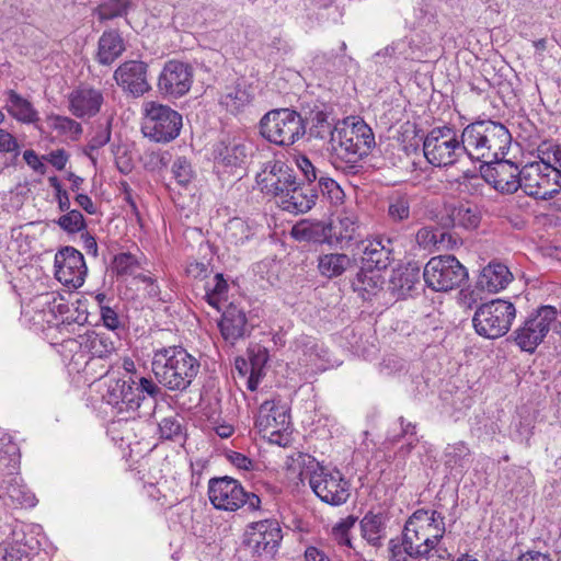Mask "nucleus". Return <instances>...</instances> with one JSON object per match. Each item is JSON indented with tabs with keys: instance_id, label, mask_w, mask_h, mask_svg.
<instances>
[{
	"instance_id": "nucleus-1",
	"label": "nucleus",
	"mask_w": 561,
	"mask_h": 561,
	"mask_svg": "<svg viewBox=\"0 0 561 561\" xmlns=\"http://www.w3.org/2000/svg\"><path fill=\"white\" fill-rule=\"evenodd\" d=\"M104 400L118 414L126 417H149L157 407V397L161 389L151 380L138 374H123L121 377L110 376L106 381Z\"/></svg>"
},
{
	"instance_id": "nucleus-2",
	"label": "nucleus",
	"mask_w": 561,
	"mask_h": 561,
	"mask_svg": "<svg viewBox=\"0 0 561 561\" xmlns=\"http://www.w3.org/2000/svg\"><path fill=\"white\" fill-rule=\"evenodd\" d=\"M371 128L363 121L339 122L330 146L333 164L346 174H357L363 169L360 161L375 146Z\"/></svg>"
},
{
	"instance_id": "nucleus-3",
	"label": "nucleus",
	"mask_w": 561,
	"mask_h": 561,
	"mask_svg": "<svg viewBox=\"0 0 561 561\" xmlns=\"http://www.w3.org/2000/svg\"><path fill=\"white\" fill-rule=\"evenodd\" d=\"M466 154L474 161L492 164L506 156L512 136L499 122L482 119L470 123L462 129Z\"/></svg>"
},
{
	"instance_id": "nucleus-4",
	"label": "nucleus",
	"mask_w": 561,
	"mask_h": 561,
	"mask_svg": "<svg viewBox=\"0 0 561 561\" xmlns=\"http://www.w3.org/2000/svg\"><path fill=\"white\" fill-rule=\"evenodd\" d=\"M159 383L171 391L186 390L199 371V362L182 346L156 350L151 363Z\"/></svg>"
},
{
	"instance_id": "nucleus-5",
	"label": "nucleus",
	"mask_w": 561,
	"mask_h": 561,
	"mask_svg": "<svg viewBox=\"0 0 561 561\" xmlns=\"http://www.w3.org/2000/svg\"><path fill=\"white\" fill-rule=\"evenodd\" d=\"M403 534L410 549L420 550L425 559L438 552L437 545L445 534V517L437 511L417 510L404 525Z\"/></svg>"
},
{
	"instance_id": "nucleus-6",
	"label": "nucleus",
	"mask_w": 561,
	"mask_h": 561,
	"mask_svg": "<svg viewBox=\"0 0 561 561\" xmlns=\"http://www.w3.org/2000/svg\"><path fill=\"white\" fill-rule=\"evenodd\" d=\"M261 135L270 142L288 147L306 133L301 115L291 108H276L267 112L260 121Z\"/></svg>"
},
{
	"instance_id": "nucleus-7",
	"label": "nucleus",
	"mask_w": 561,
	"mask_h": 561,
	"mask_svg": "<svg viewBox=\"0 0 561 561\" xmlns=\"http://www.w3.org/2000/svg\"><path fill=\"white\" fill-rule=\"evenodd\" d=\"M298 460L308 468H317L309 477V484L322 502L339 506L348 500L351 495L350 482L340 470H329L320 467L313 457L305 454H299Z\"/></svg>"
},
{
	"instance_id": "nucleus-8",
	"label": "nucleus",
	"mask_w": 561,
	"mask_h": 561,
	"mask_svg": "<svg viewBox=\"0 0 561 561\" xmlns=\"http://www.w3.org/2000/svg\"><path fill=\"white\" fill-rule=\"evenodd\" d=\"M462 135L449 126L433 128L423 141V152L427 162L436 168L454 165L466 154Z\"/></svg>"
},
{
	"instance_id": "nucleus-9",
	"label": "nucleus",
	"mask_w": 561,
	"mask_h": 561,
	"mask_svg": "<svg viewBox=\"0 0 561 561\" xmlns=\"http://www.w3.org/2000/svg\"><path fill=\"white\" fill-rule=\"evenodd\" d=\"M522 169L508 160H494L488 164L482 176L465 175L459 183L462 191L470 193L478 192L484 186V182L491 184L496 191L505 194H513L522 188Z\"/></svg>"
},
{
	"instance_id": "nucleus-10",
	"label": "nucleus",
	"mask_w": 561,
	"mask_h": 561,
	"mask_svg": "<svg viewBox=\"0 0 561 561\" xmlns=\"http://www.w3.org/2000/svg\"><path fill=\"white\" fill-rule=\"evenodd\" d=\"M208 497L215 508L222 511L236 512L243 506L257 511L261 506L255 493L247 492L238 480L228 476L208 481Z\"/></svg>"
},
{
	"instance_id": "nucleus-11",
	"label": "nucleus",
	"mask_w": 561,
	"mask_h": 561,
	"mask_svg": "<svg viewBox=\"0 0 561 561\" xmlns=\"http://www.w3.org/2000/svg\"><path fill=\"white\" fill-rule=\"evenodd\" d=\"M515 317L516 308L511 301L494 299L477 308L472 323L479 335L497 339L508 332Z\"/></svg>"
},
{
	"instance_id": "nucleus-12",
	"label": "nucleus",
	"mask_w": 561,
	"mask_h": 561,
	"mask_svg": "<svg viewBox=\"0 0 561 561\" xmlns=\"http://www.w3.org/2000/svg\"><path fill=\"white\" fill-rule=\"evenodd\" d=\"M141 130L145 137L156 142L175 139L182 128V115L168 105L149 101L144 104Z\"/></svg>"
},
{
	"instance_id": "nucleus-13",
	"label": "nucleus",
	"mask_w": 561,
	"mask_h": 561,
	"mask_svg": "<svg viewBox=\"0 0 561 561\" xmlns=\"http://www.w3.org/2000/svg\"><path fill=\"white\" fill-rule=\"evenodd\" d=\"M522 190L530 197L548 201L561 191V172L542 161H531L522 168Z\"/></svg>"
},
{
	"instance_id": "nucleus-14",
	"label": "nucleus",
	"mask_w": 561,
	"mask_h": 561,
	"mask_svg": "<svg viewBox=\"0 0 561 561\" xmlns=\"http://www.w3.org/2000/svg\"><path fill=\"white\" fill-rule=\"evenodd\" d=\"M558 310L553 306H540L531 311L514 334L515 342L522 351L533 353L541 344L558 319Z\"/></svg>"
},
{
	"instance_id": "nucleus-15",
	"label": "nucleus",
	"mask_w": 561,
	"mask_h": 561,
	"mask_svg": "<svg viewBox=\"0 0 561 561\" xmlns=\"http://www.w3.org/2000/svg\"><path fill=\"white\" fill-rule=\"evenodd\" d=\"M466 267L454 255L432 257L425 265L423 277L435 291H448L460 286L467 278Z\"/></svg>"
},
{
	"instance_id": "nucleus-16",
	"label": "nucleus",
	"mask_w": 561,
	"mask_h": 561,
	"mask_svg": "<svg viewBox=\"0 0 561 561\" xmlns=\"http://www.w3.org/2000/svg\"><path fill=\"white\" fill-rule=\"evenodd\" d=\"M283 538L282 528L275 519L252 523L245 533L244 543L261 561H270L277 552Z\"/></svg>"
},
{
	"instance_id": "nucleus-17",
	"label": "nucleus",
	"mask_w": 561,
	"mask_h": 561,
	"mask_svg": "<svg viewBox=\"0 0 561 561\" xmlns=\"http://www.w3.org/2000/svg\"><path fill=\"white\" fill-rule=\"evenodd\" d=\"M297 178L295 171L283 161H268L256 175V183L261 191L266 195L278 198L280 204L293 185H296Z\"/></svg>"
},
{
	"instance_id": "nucleus-18",
	"label": "nucleus",
	"mask_w": 561,
	"mask_h": 561,
	"mask_svg": "<svg viewBox=\"0 0 561 561\" xmlns=\"http://www.w3.org/2000/svg\"><path fill=\"white\" fill-rule=\"evenodd\" d=\"M289 419L290 415L285 405L279 401L266 400L260 405L255 427L264 436L268 435L272 443L286 445L287 440L283 442V435L289 427Z\"/></svg>"
},
{
	"instance_id": "nucleus-19",
	"label": "nucleus",
	"mask_w": 561,
	"mask_h": 561,
	"mask_svg": "<svg viewBox=\"0 0 561 561\" xmlns=\"http://www.w3.org/2000/svg\"><path fill=\"white\" fill-rule=\"evenodd\" d=\"M193 83V68L179 60L168 61L158 78L159 91L170 98L185 95Z\"/></svg>"
},
{
	"instance_id": "nucleus-20",
	"label": "nucleus",
	"mask_w": 561,
	"mask_h": 561,
	"mask_svg": "<svg viewBox=\"0 0 561 561\" xmlns=\"http://www.w3.org/2000/svg\"><path fill=\"white\" fill-rule=\"evenodd\" d=\"M83 254L72 247H65L55 255L56 278L66 286L79 288L87 276Z\"/></svg>"
},
{
	"instance_id": "nucleus-21",
	"label": "nucleus",
	"mask_w": 561,
	"mask_h": 561,
	"mask_svg": "<svg viewBox=\"0 0 561 561\" xmlns=\"http://www.w3.org/2000/svg\"><path fill=\"white\" fill-rule=\"evenodd\" d=\"M147 70L146 62L127 60L118 66L113 78L123 92L134 98H140L151 89L147 80Z\"/></svg>"
},
{
	"instance_id": "nucleus-22",
	"label": "nucleus",
	"mask_w": 561,
	"mask_h": 561,
	"mask_svg": "<svg viewBox=\"0 0 561 561\" xmlns=\"http://www.w3.org/2000/svg\"><path fill=\"white\" fill-rule=\"evenodd\" d=\"M362 262L368 270H386L394 260L393 241L385 236H376L360 241Z\"/></svg>"
},
{
	"instance_id": "nucleus-23",
	"label": "nucleus",
	"mask_w": 561,
	"mask_h": 561,
	"mask_svg": "<svg viewBox=\"0 0 561 561\" xmlns=\"http://www.w3.org/2000/svg\"><path fill=\"white\" fill-rule=\"evenodd\" d=\"M68 99L69 111L78 118L95 116L104 103L102 91L90 87H80L73 90Z\"/></svg>"
},
{
	"instance_id": "nucleus-24",
	"label": "nucleus",
	"mask_w": 561,
	"mask_h": 561,
	"mask_svg": "<svg viewBox=\"0 0 561 561\" xmlns=\"http://www.w3.org/2000/svg\"><path fill=\"white\" fill-rule=\"evenodd\" d=\"M66 344L72 350L79 346L82 353L91 355L92 358H107L116 350L114 341L105 333L89 331L83 335H79V340H69Z\"/></svg>"
},
{
	"instance_id": "nucleus-25",
	"label": "nucleus",
	"mask_w": 561,
	"mask_h": 561,
	"mask_svg": "<svg viewBox=\"0 0 561 561\" xmlns=\"http://www.w3.org/2000/svg\"><path fill=\"white\" fill-rule=\"evenodd\" d=\"M319 197L318 190L313 184L296 182L288 196L280 202V207L293 214H305L309 211Z\"/></svg>"
},
{
	"instance_id": "nucleus-26",
	"label": "nucleus",
	"mask_w": 561,
	"mask_h": 561,
	"mask_svg": "<svg viewBox=\"0 0 561 561\" xmlns=\"http://www.w3.org/2000/svg\"><path fill=\"white\" fill-rule=\"evenodd\" d=\"M218 325L222 337L230 343H234L248 332L244 311L232 304L224 311Z\"/></svg>"
},
{
	"instance_id": "nucleus-27",
	"label": "nucleus",
	"mask_w": 561,
	"mask_h": 561,
	"mask_svg": "<svg viewBox=\"0 0 561 561\" xmlns=\"http://www.w3.org/2000/svg\"><path fill=\"white\" fill-rule=\"evenodd\" d=\"M126 50L125 41L117 30L103 32L98 42L95 59L103 66H110Z\"/></svg>"
},
{
	"instance_id": "nucleus-28",
	"label": "nucleus",
	"mask_w": 561,
	"mask_h": 561,
	"mask_svg": "<svg viewBox=\"0 0 561 561\" xmlns=\"http://www.w3.org/2000/svg\"><path fill=\"white\" fill-rule=\"evenodd\" d=\"M513 279L508 267L499 262L489 263L480 273L478 287L489 293H497L504 289Z\"/></svg>"
},
{
	"instance_id": "nucleus-29",
	"label": "nucleus",
	"mask_w": 561,
	"mask_h": 561,
	"mask_svg": "<svg viewBox=\"0 0 561 561\" xmlns=\"http://www.w3.org/2000/svg\"><path fill=\"white\" fill-rule=\"evenodd\" d=\"M214 157L218 163L237 167L247 158V147L236 139L225 138L215 145Z\"/></svg>"
},
{
	"instance_id": "nucleus-30",
	"label": "nucleus",
	"mask_w": 561,
	"mask_h": 561,
	"mask_svg": "<svg viewBox=\"0 0 561 561\" xmlns=\"http://www.w3.org/2000/svg\"><path fill=\"white\" fill-rule=\"evenodd\" d=\"M2 495L5 501L14 506L33 507L37 500L31 490L23 484L22 479L19 477H11L3 481Z\"/></svg>"
},
{
	"instance_id": "nucleus-31",
	"label": "nucleus",
	"mask_w": 561,
	"mask_h": 561,
	"mask_svg": "<svg viewBox=\"0 0 561 561\" xmlns=\"http://www.w3.org/2000/svg\"><path fill=\"white\" fill-rule=\"evenodd\" d=\"M5 94V110L12 117L27 124L38 121V113L30 101L14 90H8Z\"/></svg>"
},
{
	"instance_id": "nucleus-32",
	"label": "nucleus",
	"mask_w": 561,
	"mask_h": 561,
	"mask_svg": "<svg viewBox=\"0 0 561 561\" xmlns=\"http://www.w3.org/2000/svg\"><path fill=\"white\" fill-rule=\"evenodd\" d=\"M419 282L420 267L411 263L398 270L390 280L391 288L398 294L399 298L410 296Z\"/></svg>"
},
{
	"instance_id": "nucleus-33",
	"label": "nucleus",
	"mask_w": 561,
	"mask_h": 561,
	"mask_svg": "<svg viewBox=\"0 0 561 561\" xmlns=\"http://www.w3.org/2000/svg\"><path fill=\"white\" fill-rule=\"evenodd\" d=\"M353 261L345 253H328L318 257V271L321 276L334 278L352 267Z\"/></svg>"
},
{
	"instance_id": "nucleus-34",
	"label": "nucleus",
	"mask_w": 561,
	"mask_h": 561,
	"mask_svg": "<svg viewBox=\"0 0 561 561\" xmlns=\"http://www.w3.org/2000/svg\"><path fill=\"white\" fill-rule=\"evenodd\" d=\"M253 94L244 81H237L234 85L228 87L220 98V103L228 111L236 113L251 103Z\"/></svg>"
},
{
	"instance_id": "nucleus-35",
	"label": "nucleus",
	"mask_w": 561,
	"mask_h": 561,
	"mask_svg": "<svg viewBox=\"0 0 561 561\" xmlns=\"http://www.w3.org/2000/svg\"><path fill=\"white\" fill-rule=\"evenodd\" d=\"M333 229L335 240L342 248L350 245L352 242H357V239L359 238V225L356 216L353 214H341L339 216V222Z\"/></svg>"
},
{
	"instance_id": "nucleus-36",
	"label": "nucleus",
	"mask_w": 561,
	"mask_h": 561,
	"mask_svg": "<svg viewBox=\"0 0 561 561\" xmlns=\"http://www.w3.org/2000/svg\"><path fill=\"white\" fill-rule=\"evenodd\" d=\"M333 121V118L330 119V115L324 111L312 112L308 129L309 137L321 140L329 139L331 145L335 134Z\"/></svg>"
},
{
	"instance_id": "nucleus-37",
	"label": "nucleus",
	"mask_w": 561,
	"mask_h": 561,
	"mask_svg": "<svg viewBox=\"0 0 561 561\" xmlns=\"http://www.w3.org/2000/svg\"><path fill=\"white\" fill-rule=\"evenodd\" d=\"M363 537L373 546H379L385 537V517L382 514L368 512L360 520Z\"/></svg>"
},
{
	"instance_id": "nucleus-38",
	"label": "nucleus",
	"mask_w": 561,
	"mask_h": 561,
	"mask_svg": "<svg viewBox=\"0 0 561 561\" xmlns=\"http://www.w3.org/2000/svg\"><path fill=\"white\" fill-rule=\"evenodd\" d=\"M471 456L470 448L463 442L449 444L444 451V463L450 470L461 472L469 462Z\"/></svg>"
},
{
	"instance_id": "nucleus-39",
	"label": "nucleus",
	"mask_w": 561,
	"mask_h": 561,
	"mask_svg": "<svg viewBox=\"0 0 561 561\" xmlns=\"http://www.w3.org/2000/svg\"><path fill=\"white\" fill-rule=\"evenodd\" d=\"M130 8L131 0H104L94 9L93 13L103 22L126 16Z\"/></svg>"
},
{
	"instance_id": "nucleus-40",
	"label": "nucleus",
	"mask_w": 561,
	"mask_h": 561,
	"mask_svg": "<svg viewBox=\"0 0 561 561\" xmlns=\"http://www.w3.org/2000/svg\"><path fill=\"white\" fill-rule=\"evenodd\" d=\"M251 237V228L247 221L241 218L230 219L225 227V240L234 245L244 243Z\"/></svg>"
},
{
	"instance_id": "nucleus-41",
	"label": "nucleus",
	"mask_w": 561,
	"mask_h": 561,
	"mask_svg": "<svg viewBox=\"0 0 561 561\" xmlns=\"http://www.w3.org/2000/svg\"><path fill=\"white\" fill-rule=\"evenodd\" d=\"M410 197L407 194H394L389 198L388 217L393 222H401L410 217Z\"/></svg>"
},
{
	"instance_id": "nucleus-42",
	"label": "nucleus",
	"mask_w": 561,
	"mask_h": 561,
	"mask_svg": "<svg viewBox=\"0 0 561 561\" xmlns=\"http://www.w3.org/2000/svg\"><path fill=\"white\" fill-rule=\"evenodd\" d=\"M47 123L59 135L77 138L82 134L81 124L67 116L50 115L47 117Z\"/></svg>"
},
{
	"instance_id": "nucleus-43",
	"label": "nucleus",
	"mask_w": 561,
	"mask_h": 561,
	"mask_svg": "<svg viewBox=\"0 0 561 561\" xmlns=\"http://www.w3.org/2000/svg\"><path fill=\"white\" fill-rule=\"evenodd\" d=\"M390 561H413L414 559L424 558L422 550L416 553L415 549H410L407 537L402 533L401 541L391 539L389 543Z\"/></svg>"
},
{
	"instance_id": "nucleus-44",
	"label": "nucleus",
	"mask_w": 561,
	"mask_h": 561,
	"mask_svg": "<svg viewBox=\"0 0 561 561\" xmlns=\"http://www.w3.org/2000/svg\"><path fill=\"white\" fill-rule=\"evenodd\" d=\"M139 267V262L135 255L128 252L118 253L114 256L111 268L117 277L133 275Z\"/></svg>"
},
{
	"instance_id": "nucleus-45",
	"label": "nucleus",
	"mask_w": 561,
	"mask_h": 561,
	"mask_svg": "<svg viewBox=\"0 0 561 561\" xmlns=\"http://www.w3.org/2000/svg\"><path fill=\"white\" fill-rule=\"evenodd\" d=\"M316 181L317 185L314 186L318 190V193L321 192V194L324 197H328L331 203L337 204L343 201L344 192L336 181L327 176L323 172Z\"/></svg>"
},
{
	"instance_id": "nucleus-46",
	"label": "nucleus",
	"mask_w": 561,
	"mask_h": 561,
	"mask_svg": "<svg viewBox=\"0 0 561 561\" xmlns=\"http://www.w3.org/2000/svg\"><path fill=\"white\" fill-rule=\"evenodd\" d=\"M159 435L163 439L178 440L184 437L183 425L178 416H168L158 423Z\"/></svg>"
},
{
	"instance_id": "nucleus-47",
	"label": "nucleus",
	"mask_w": 561,
	"mask_h": 561,
	"mask_svg": "<svg viewBox=\"0 0 561 561\" xmlns=\"http://www.w3.org/2000/svg\"><path fill=\"white\" fill-rule=\"evenodd\" d=\"M399 423L401 426V432L396 435H388L387 442L394 445L400 442L401 438H403L407 435H410L413 437L407 446L402 447L401 450H405L407 454H409L417 444L419 439L415 436L416 434V425L411 422H405L403 416L399 417Z\"/></svg>"
},
{
	"instance_id": "nucleus-48",
	"label": "nucleus",
	"mask_w": 561,
	"mask_h": 561,
	"mask_svg": "<svg viewBox=\"0 0 561 561\" xmlns=\"http://www.w3.org/2000/svg\"><path fill=\"white\" fill-rule=\"evenodd\" d=\"M57 224L69 233L79 232L85 228L83 215L76 209L68 210L67 214L60 216Z\"/></svg>"
},
{
	"instance_id": "nucleus-49",
	"label": "nucleus",
	"mask_w": 561,
	"mask_h": 561,
	"mask_svg": "<svg viewBox=\"0 0 561 561\" xmlns=\"http://www.w3.org/2000/svg\"><path fill=\"white\" fill-rule=\"evenodd\" d=\"M538 160L547 165L557 167L561 172V147L552 144H542L538 148Z\"/></svg>"
},
{
	"instance_id": "nucleus-50",
	"label": "nucleus",
	"mask_w": 561,
	"mask_h": 561,
	"mask_svg": "<svg viewBox=\"0 0 561 561\" xmlns=\"http://www.w3.org/2000/svg\"><path fill=\"white\" fill-rule=\"evenodd\" d=\"M356 523V518L347 516L332 528V536L341 546L351 547L350 530Z\"/></svg>"
},
{
	"instance_id": "nucleus-51",
	"label": "nucleus",
	"mask_w": 561,
	"mask_h": 561,
	"mask_svg": "<svg viewBox=\"0 0 561 561\" xmlns=\"http://www.w3.org/2000/svg\"><path fill=\"white\" fill-rule=\"evenodd\" d=\"M171 171L173 178L180 185L188 184L193 178L191 163L183 157H179L174 160Z\"/></svg>"
},
{
	"instance_id": "nucleus-52",
	"label": "nucleus",
	"mask_w": 561,
	"mask_h": 561,
	"mask_svg": "<svg viewBox=\"0 0 561 561\" xmlns=\"http://www.w3.org/2000/svg\"><path fill=\"white\" fill-rule=\"evenodd\" d=\"M439 229H434L431 227H423L417 230L415 234V241L420 248L424 250H431L432 248H436L437 239H438Z\"/></svg>"
},
{
	"instance_id": "nucleus-53",
	"label": "nucleus",
	"mask_w": 561,
	"mask_h": 561,
	"mask_svg": "<svg viewBox=\"0 0 561 561\" xmlns=\"http://www.w3.org/2000/svg\"><path fill=\"white\" fill-rule=\"evenodd\" d=\"M455 217L466 228H476L480 222L477 209L471 207L460 206L455 210Z\"/></svg>"
},
{
	"instance_id": "nucleus-54",
	"label": "nucleus",
	"mask_w": 561,
	"mask_h": 561,
	"mask_svg": "<svg viewBox=\"0 0 561 561\" xmlns=\"http://www.w3.org/2000/svg\"><path fill=\"white\" fill-rule=\"evenodd\" d=\"M39 304L43 307H48L49 311L55 313L58 311L59 313H65L69 310L68 306L62 302L61 297H57L55 293H46L38 296Z\"/></svg>"
},
{
	"instance_id": "nucleus-55",
	"label": "nucleus",
	"mask_w": 561,
	"mask_h": 561,
	"mask_svg": "<svg viewBox=\"0 0 561 561\" xmlns=\"http://www.w3.org/2000/svg\"><path fill=\"white\" fill-rule=\"evenodd\" d=\"M0 561H31L28 552L21 546L0 548Z\"/></svg>"
},
{
	"instance_id": "nucleus-56",
	"label": "nucleus",
	"mask_w": 561,
	"mask_h": 561,
	"mask_svg": "<svg viewBox=\"0 0 561 561\" xmlns=\"http://www.w3.org/2000/svg\"><path fill=\"white\" fill-rule=\"evenodd\" d=\"M297 167L302 172L305 179L308 181V183L312 184L316 182L318 176L322 173L320 170H318L313 163L309 160L306 156H300L297 159Z\"/></svg>"
},
{
	"instance_id": "nucleus-57",
	"label": "nucleus",
	"mask_w": 561,
	"mask_h": 561,
	"mask_svg": "<svg viewBox=\"0 0 561 561\" xmlns=\"http://www.w3.org/2000/svg\"><path fill=\"white\" fill-rule=\"evenodd\" d=\"M101 320L107 329L115 331L122 327L118 313L108 306H101Z\"/></svg>"
},
{
	"instance_id": "nucleus-58",
	"label": "nucleus",
	"mask_w": 561,
	"mask_h": 561,
	"mask_svg": "<svg viewBox=\"0 0 561 561\" xmlns=\"http://www.w3.org/2000/svg\"><path fill=\"white\" fill-rule=\"evenodd\" d=\"M111 139V128L110 126H100L95 131L91 140L89 141L88 148L89 150H96L103 146H105Z\"/></svg>"
},
{
	"instance_id": "nucleus-59",
	"label": "nucleus",
	"mask_w": 561,
	"mask_h": 561,
	"mask_svg": "<svg viewBox=\"0 0 561 561\" xmlns=\"http://www.w3.org/2000/svg\"><path fill=\"white\" fill-rule=\"evenodd\" d=\"M0 152H19V144L16 138L5 129L0 128Z\"/></svg>"
},
{
	"instance_id": "nucleus-60",
	"label": "nucleus",
	"mask_w": 561,
	"mask_h": 561,
	"mask_svg": "<svg viewBox=\"0 0 561 561\" xmlns=\"http://www.w3.org/2000/svg\"><path fill=\"white\" fill-rule=\"evenodd\" d=\"M205 289L222 297L228 290V284L222 274H216L211 280L206 283Z\"/></svg>"
},
{
	"instance_id": "nucleus-61",
	"label": "nucleus",
	"mask_w": 561,
	"mask_h": 561,
	"mask_svg": "<svg viewBox=\"0 0 561 561\" xmlns=\"http://www.w3.org/2000/svg\"><path fill=\"white\" fill-rule=\"evenodd\" d=\"M68 159L69 156L64 149L51 151L46 158V160L59 171L65 169Z\"/></svg>"
},
{
	"instance_id": "nucleus-62",
	"label": "nucleus",
	"mask_w": 561,
	"mask_h": 561,
	"mask_svg": "<svg viewBox=\"0 0 561 561\" xmlns=\"http://www.w3.org/2000/svg\"><path fill=\"white\" fill-rule=\"evenodd\" d=\"M291 234L297 240H306V241H313V242L320 241L314 236L316 234L314 228L309 227V226L297 225L293 228Z\"/></svg>"
},
{
	"instance_id": "nucleus-63",
	"label": "nucleus",
	"mask_w": 561,
	"mask_h": 561,
	"mask_svg": "<svg viewBox=\"0 0 561 561\" xmlns=\"http://www.w3.org/2000/svg\"><path fill=\"white\" fill-rule=\"evenodd\" d=\"M458 238L455 237L453 233L448 231H442L438 232V239L436 249L437 250H444V249H453L457 245Z\"/></svg>"
},
{
	"instance_id": "nucleus-64",
	"label": "nucleus",
	"mask_w": 561,
	"mask_h": 561,
	"mask_svg": "<svg viewBox=\"0 0 561 561\" xmlns=\"http://www.w3.org/2000/svg\"><path fill=\"white\" fill-rule=\"evenodd\" d=\"M23 158L33 170L41 173L45 172V164L39 160L38 156L35 153L34 150H25L23 153Z\"/></svg>"
}]
</instances>
